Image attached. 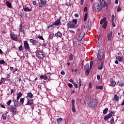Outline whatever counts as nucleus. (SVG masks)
<instances>
[{
    "label": "nucleus",
    "instance_id": "obj_11",
    "mask_svg": "<svg viewBox=\"0 0 124 124\" xmlns=\"http://www.w3.org/2000/svg\"><path fill=\"white\" fill-rule=\"evenodd\" d=\"M10 110L11 111V112H12L14 115H16V114L18 113V112H17V108L16 107H11L10 108Z\"/></svg>",
    "mask_w": 124,
    "mask_h": 124
},
{
    "label": "nucleus",
    "instance_id": "obj_8",
    "mask_svg": "<svg viewBox=\"0 0 124 124\" xmlns=\"http://www.w3.org/2000/svg\"><path fill=\"white\" fill-rule=\"evenodd\" d=\"M84 70L85 71V75L88 76L90 73V65L86 64L84 66Z\"/></svg>",
    "mask_w": 124,
    "mask_h": 124
},
{
    "label": "nucleus",
    "instance_id": "obj_9",
    "mask_svg": "<svg viewBox=\"0 0 124 124\" xmlns=\"http://www.w3.org/2000/svg\"><path fill=\"white\" fill-rule=\"evenodd\" d=\"M24 47L25 50H27V51L31 50V48L30 47V45H29V43L27 41H25L24 42Z\"/></svg>",
    "mask_w": 124,
    "mask_h": 124
},
{
    "label": "nucleus",
    "instance_id": "obj_16",
    "mask_svg": "<svg viewBox=\"0 0 124 124\" xmlns=\"http://www.w3.org/2000/svg\"><path fill=\"white\" fill-rule=\"evenodd\" d=\"M10 36L12 40H15V41H17V40H18V37H17V36L14 33H10Z\"/></svg>",
    "mask_w": 124,
    "mask_h": 124
},
{
    "label": "nucleus",
    "instance_id": "obj_43",
    "mask_svg": "<svg viewBox=\"0 0 124 124\" xmlns=\"http://www.w3.org/2000/svg\"><path fill=\"white\" fill-rule=\"evenodd\" d=\"M90 63V69H92V68L93 67V61H91Z\"/></svg>",
    "mask_w": 124,
    "mask_h": 124
},
{
    "label": "nucleus",
    "instance_id": "obj_2",
    "mask_svg": "<svg viewBox=\"0 0 124 124\" xmlns=\"http://www.w3.org/2000/svg\"><path fill=\"white\" fill-rule=\"evenodd\" d=\"M97 100L93 99L92 101H90L88 104L89 107L91 108H96L97 107Z\"/></svg>",
    "mask_w": 124,
    "mask_h": 124
},
{
    "label": "nucleus",
    "instance_id": "obj_7",
    "mask_svg": "<svg viewBox=\"0 0 124 124\" xmlns=\"http://www.w3.org/2000/svg\"><path fill=\"white\" fill-rule=\"evenodd\" d=\"M115 114V111L112 110L107 116H106L104 118V121H107L109 120V119H111L112 118V115Z\"/></svg>",
    "mask_w": 124,
    "mask_h": 124
},
{
    "label": "nucleus",
    "instance_id": "obj_28",
    "mask_svg": "<svg viewBox=\"0 0 124 124\" xmlns=\"http://www.w3.org/2000/svg\"><path fill=\"white\" fill-rule=\"evenodd\" d=\"M120 97H119V96H118L117 94H115L114 96V100H115V101L118 102L119 101V98Z\"/></svg>",
    "mask_w": 124,
    "mask_h": 124
},
{
    "label": "nucleus",
    "instance_id": "obj_59",
    "mask_svg": "<svg viewBox=\"0 0 124 124\" xmlns=\"http://www.w3.org/2000/svg\"><path fill=\"white\" fill-rule=\"evenodd\" d=\"M55 26V24H54V22L51 24L49 25V27H50V28H52V27H54Z\"/></svg>",
    "mask_w": 124,
    "mask_h": 124
},
{
    "label": "nucleus",
    "instance_id": "obj_26",
    "mask_svg": "<svg viewBox=\"0 0 124 124\" xmlns=\"http://www.w3.org/2000/svg\"><path fill=\"white\" fill-rule=\"evenodd\" d=\"M55 36H58V37H60L62 38V34L61 32H58L55 34Z\"/></svg>",
    "mask_w": 124,
    "mask_h": 124
},
{
    "label": "nucleus",
    "instance_id": "obj_58",
    "mask_svg": "<svg viewBox=\"0 0 124 124\" xmlns=\"http://www.w3.org/2000/svg\"><path fill=\"white\" fill-rule=\"evenodd\" d=\"M112 25L113 26V27L114 28H115V27H116V24H115V23L114 22V21H112Z\"/></svg>",
    "mask_w": 124,
    "mask_h": 124
},
{
    "label": "nucleus",
    "instance_id": "obj_31",
    "mask_svg": "<svg viewBox=\"0 0 124 124\" xmlns=\"http://www.w3.org/2000/svg\"><path fill=\"white\" fill-rule=\"evenodd\" d=\"M25 101V98H22L20 99V104L21 105H24V102Z\"/></svg>",
    "mask_w": 124,
    "mask_h": 124
},
{
    "label": "nucleus",
    "instance_id": "obj_33",
    "mask_svg": "<svg viewBox=\"0 0 124 124\" xmlns=\"http://www.w3.org/2000/svg\"><path fill=\"white\" fill-rule=\"evenodd\" d=\"M90 27V21H88V22H86L84 25V28H89Z\"/></svg>",
    "mask_w": 124,
    "mask_h": 124
},
{
    "label": "nucleus",
    "instance_id": "obj_39",
    "mask_svg": "<svg viewBox=\"0 0 124 124\" xmlns=\"http://www.w3.org/2000/svg\"><path fill=\"white\" fill-rule=\"evenodd\" d=\"M23 26L22 25V24H20L19 25V28L18 30V31L19 32H22V28Z\"/></svg>",
    "mask_w": 124,
    "mask_h": 124
},
{
    "label": "nucleus",
    "instance_id": "obj_64",
    "mask_svg": "<svg viewBox=\"0 0 124 124\" xmlns=\"http://www.w3.org/2000/svg\"><path fill=\"white\" fill-rule=\"evenodd\" d=\"M44 76H45L44 75H41L40 76V78L41 79H44Z\"/></svg>",
    "mask_w": 124,
    "mask_h": 124
},
{
    "label": "nucleus",
    "instance_id": "obj_48",
    "mask_svg": "<svg viewBox=\"0 0 124 124\" xmlns=\"http://www.w3.org/2000/svg\"><path fill=\"white\" fill-rule=\"evenodd\" d=\"M2 80H4V78H1L0 80V85H1V84H2V83H3V81Z\"/></svg>",
    "mask_w": 124,
    "mask_h": 124
},
{
    "label": "nucleus",
    "instance_id": "obj_38",
    "mask_svg": "<svg viewBox=\"0 0 124 124\" xmlns=\"http://www.w3.org/2000/svg\"><path fill=\"white\" fill-rule=\"evenodd\" d=\"M79 81V89L81 88V86H82V79H81V78H79L78 79Z\"/></svg>",
    "mask_w": 124,
    "mask_h": 124
},
{
    "label": "nucleus",
    "instance_id": "obj_60",
    "mask_svg": "<svg viewBox=\"0 0 124 124\" xmlns=\"http://www.w3.org/2000/svg\"><path fill=\"white\" fill-rule=\"evenodd\" d=\"M92 82H89V89H92Z\"/></svg>",
    "mask_w": 124,
    "mask_h": 124
},
{
    "label": "nucleus",
    "instance_id": "obj_37",
    "mask_svg": "<svg viewBox=\"0 0 124 124\" xmlns=\"http://www.w3.org/2000/svg\"><path fill=\"white\" fill-rule=\"evenodd\" d=\"M72 111L73 113L76 112V109L75 108V106H72Z\"/></svg>",
    "mask_w": 124,
    "mask_h": 124
},
{
    "label": "nucleus",
    "instance_id": "obj_35",
    "mask_svg": "<svg viewBox=\"0 0 124 124\" xmlns=\"http://www.w3.org/2000/svg\"><path fill=\"white\" fill-rule=\"evenodd\" d=\"M87 19H88V13H85L84 15V21L86 22L87 21Z\"/></svg>",
    "mask_w": 124,
    "mask_h": 124
},
{
    "label": "nucleus",
    "instance_id": "obj_18",
    "mask_svg": "<svg viewBox=\"0 0 124 124\" xmlns=\"http://www.w3.org/2000/svg\"><path fill=\"white\" fill-rule=\"evenodd\" d=\"M13 102H14V106H15V107H18V105H19V100H16V99H14L13 100Z\"/></svg>",
    "mask_w": 124,
    "mask_h": 124
},
{
    "label": "nucleus",
    "instance_id": "obj_19",
    "mask_svg": "<svg viewBox=\"0 0 124 124\" xmlns=\"http://www.w3.org/2000/svg\"><path fill=\"white\" fill-rule=\"evenodd\" d=\"M104 65V62H102L100 63V65H99L98 66V70H101L103 68V66Z\"/></svg>",
    "mask_w": 124,
    "mask_h": 124
},
{
    "label": "nucleus",
    "instance_id": "obj_50",
    "mask_svg": "<svg viewBox=\"0 0 124 124\" xmlns=\"http://www.w3.org/2000/svg\"><path fill=\"white\" fill-rule=\"evenodd\" d=\"M122 11V8L120 6H119L117 9V12H120V11Z\"/></svg>",
    "mask_w": 124,
    "mask_h": 124
},
{
    "label": "nucleus",
    "instance_id": "obj_22",
    "mask_svg": "<svg viewBox=\"0 0 124 124\" xmlns=\"http://www.w3.org/2000/svg\"><path fill=\"white\" fill-rule=\"evenodd\" d=\"M101 61H102V60H100L98 59V58H97L94 61V64H96V65L99 64V63H100V62H101Z\"/></svg>",
    "mask_w": 124,
    "mask_h": 124
},
{
    "label": "nucleus",
    "instance_id": "obj_52",
    "mask_svg": "<svg viewBox=\"0 0 124 124\" xmlns=\"http://www.w3.org/2000/svg\"><path fill=\"white\" fill-rule=\"evenodd\" d=\"M114 118L112 117L111 119V121H110V124H114Z\"/></svg>",
    "mask_w": 124,
    "mask_h": 124
},
{
    "label": "nucleus",
    "instance_id": "obj_46",
    "mask_svg": "<svg viewBox=\"0 0 124 124\" xmlns=\"http://www.w3.org/2000/svg\"><path fill=\"white\" fill-rule=\"evenodd\" d=\"M11 102H12V101L11 100H9L7 102V105H8V106H9V105H10V104H11Z\"/></svg>",
    "mask_w": 124,
    "mask_h": 124
},
{
    "label": "nucleus",
    "instance_id": "obj_44",
    "mask_svg": "<svg viewBox=\"0 0 124 124\" xmlns=\"http://www.w3.org/2000/svg\"><path fill=\"white\" fill-rule=\"evenodd\" d=\"M73 84L75 86L76 89H78V84L75 82H73Z\"/></svg>",
    "mask_w": 124,
    "mask_h": 124
},
{
    "label": "nucleus",
    "instance_id": "obj_1",
    "mask_svg": "<svg viewBox=\"0 0 124 124\" xmlns=\"http://www.w3.org/2000/svg\"><path fill=\"white\" fill-rule=\"evenodd\" d=\"M77 23H78V20L77 19H74L72 21H70L67 23V27L69 28V29H75Z\"/></svg>",
    "mask_w": 124,
    "mask_h": 124
},
{
    "label": "nucleus",
    "instance_id": "obj_20",
    "mask_svg": "<svg viewBox=\"0 0 124 124\" xmlns=\"http://www.w3.org/2000/svg\"><path fill=\"white\" fill-rule=\"evenodd\" d=\"M116 84L117 83L116 82V81H115V80L112 79V80L110 81V85L111 87H115Z\"/></svg>",
    "mask_w": 124,
    "mask_h": 124
},
{
    "label": "nucleus",
    "instance_id": "obj_25",
    "mask_svg": "<svg viewBox=\"0 0 124 124\" xmlns=\"http://www.w3.org/2000/svg\"><path fill=\"white\" fill-rule=\"evenodd\" d=\"M7 114H8V112H7L5 114L2 115V120H3L4 121H5V120H6V117H7V115H6Z\"/></svg>",
    "mask_w": 124,
    "mask_h": 124
},
{
    "label": "nucleus",
    "instance_id": "obj_54",
    "mask_svg": "<svg viewBox=\"0 0 124 124\" xmlns=\"http://www.w3.org/2000/svg\"><path fill=\"white\" fill-rule=\"evenodd\" d=\"M83 11L84 12H87V11H88V8L87 7H85L84 8V10H83Z\"/></svg>",
    "mask_w": 124,
    "mask_h": 124
},
{
    "label": "nucleus",
    "instance_id": "obj_63",
    "mask_svg": "<svg viewBox=\"0 0 124 124\" xmlns=\"http://www.w3.org/2000/svg\"><path fill=\"white\" fill-rule=\"evenodd\" d=\"M32 3L33 5H36V2L35 0L32 1Z\"/></svg>",
    "mask_w": 124,
    "mask_h": 124
},
{
    "label": "nucleus",
    "instance_id": "obj_27",
    "mask_svg": "<svg viewBox=\"0 0 124 124\" xmlns=\"http://www.w3.org/2000/svg\"><path fill=\"white\" fill-rule=\"evenodd\" d=\"M24 11L28 12H31V9H30L29 7H25L23 8Z\"/></svg>",
    "mask_w": 124,
    "mask_h": 124
},
{
    "label": "nucleus",
    "instance_id": "obj_6",
    "mask_svg": "<svg viewBox=\"0 0 124 124\" xmlns=\"http://www.w3.org/2000/svg\"><path fill=\"white\" fill-rule=\"evenodd\" d=\"M39 7H44L47 3V0H39Z\"/></svg>",
    "mask_w": 124,
    "mask_h": 124
},
{
    "label": "nucleus",
    "instance_id": "obj_21",
    "mask_svg": "<svg viewBox=\"0 0 124 124\" xmlns=\"http://www.w3.org/2000/svg\"><path fill=\"white\" fill-rule=\"evenodd\" d=\"M16 95H17L16 99L17 100H19L20 99V98L22 96V95H23V94L22 93L19 92L16 94Z\"/></svg>",
    "mask_w": 124,
    "mask_h": 124
},
{
    "label": "nucleus",
    "instance_id": "obj_42",
    "mask_svg": "<svg viewBox=\"0 0 124 124\" xmlns=\"http://www.w3.org/2000/svg\"><path fill=\"white\" fill-rule=\"evenodd\" d=\"M54 37V35H53L52 34H50L49 35V37H48V39L50 40V39H53Z\"/></svg>",
    "mask_w": 124,
    "mask_h": 124
},
{
    "label": "nucleus",
    "instance_id": "obj_56",
    "mask_svg": "<svg viewBox=\"0 0 124 124\" xmlns=\"http://www.w3.org/2000/svg\"><path fill=\"white\" fill-rule=\"evenodd\" d=\"M114 20H115V16L112 15V19H111L112 22H114Z\"/></svg>",
    "mask_w": 124,
    "mask_h": 124
},
{
    "label": "nucleus",
    "instance_id": "obj_55",
    "mask_svg": "<svg viewBox=\"0 0 124 124\" xmlns=\"http://www.w3.org/2000/svg\"><path fill=\"white\" fill-rule=\"evenodd\" d=\"M68 86L69 88H72V87H73V85L71 83L68 84Z\"/></svg>",
    "mask_w": 124,
    "mask_h": 124
},
{
    "label": "nucleus",
    "instance_id": "obj_12",
    "mask_svg": "<svg viewBox=\"0 0 124 124\" xmlns=\"http://www.w3.org/2000/svg\"><path fill=\"white\" fill-rule=\"evenodd\" d=\"M30 41L31 43L33 44V45H34V46H38V41H37V40L31 39H30Z\"/></svg>",
    "mask_w": 124,
    "mask_h": 124
},
{
    "label": "nucleus",
    "instance_id": "obj_61",
    "mask_svg": "<svg viewBox=\"0 0 124 124\" xmlns=\"http://www.w3.org/2000/svg\"><path fill=\"white\" fill-rule=\"evenodd\" d=\"M83 3H84V0H80V5H83Z\"/></svg>",
    "mask_w": 124,
    "mask_h": 124
},
{
    "label": "nucleus",
    "instance_id": "obj_29",
    "mask_svg": "<svg viewBox=\"0 0 124 124\" xmlns=\"http://www.w3.org/2000/svg\"><path fill=\"white\" fill-rule=\"evenodd\" d=\"M107 25H108V22L106 21L104 24L102 25V28H103V29H106V28H107Z\"/></svg>",
    "mask_w": 124,
    "mask_h": 124
},
{
    "label": "nucleus",
    "instance_id": "obj_15",
    "mask_svg": "<svg viewBox=\"0 0 124 124\" xmlns=\"http://www.w3.org/2000/svg\"><path fill=\"white\" fill-rule=\"evenodd\" d=\"M84 36H85V32H82L80 33V34L78 37V41H82V39H83V38H84Z\"/></svg>",
    "mask_w": 124,
    "mask_h": 124
},
{
    "label": "nucleus",
    "instance_id": "obj_3",
    "mask_svg": "<svg viewBox=\"0 0 124 124\" xmlns=\"http://www.w3.org/2000/svg\"><path fill=\"white\" fill-rule=\"evenodd\" d=\"M104 56V52L102 49H99L97 54V59L100 60V61H102L103 60V56Z\"/></svg>",
    "mask_w": 124,
    "mask_h": 124
},
{
    "label": "nucleus",
    "instance_id": "obj_47",
    "mask_svg": "<svg viewBox=\"0 0 124 124\" xmlns=\"http://www.w3.org/2000/svg\"><path fill=\"white\" fill-rule=\"evenodd\" d=\"M18 71V69L17 68L14 69V70L13 71V73L14 74H16V72Z\"/></svg>",
    "mask_w": 124,
    "mask_h": 124
},
{
    "label": "nucleus",
    "instance_id": "obj_10",
    "mask_svg": "<svg viewBox=\"0 0 124 124\" xmlns=\"http://www.w3.org/2000/svg\"><path fill=\"white\" fill-rule=\"evenodd\" d=\"M26 100H27V103L25 105H32L33 104V100L32 99H29L28 97H26Z\"/></svg>",
    "mask_w": 124,
    "mask_h": 124
},
{
    "label": "nucleus",
    "instance_id": "obj_14",
    "mask_svg": "<svg viewBox=\"0 0 124 124\" xmlns=\"http://www.w3.org/2000/svg\"><path fill=\"white\" fill-rule=\"evenodd\" d=\"M61 19H62V17L60 16L59 19H58L54 22H53L55 26H61L62 25V22H61Z\"/></svg>",
    "mask_w": 124,
    "mask_h": 124
},
{
    "label": "nucleus",
    "instance_id": "obj_62",
    "mask_svg": "<svg viewBox=\"0 0 124 124\" xmlns=\"http://www.w3.org/2000/svg\"><path fill=\"white\" fill-rule=\"evenodd\" d=\"M61 74H62V75H64V74H65V73L64 72V71H62L61 72Z\"/></svg>",
    "mask_w": 124,
    "mask_h": 124
},
{
    "label": "nucleus",
    "instance_id": "obj_5",
    "mask_svg": "<svg viewBox=\"0 0 124 124\" xmlns=\"http://www.w3.org/2000/svg\"><path fill=\"white\" fill-rule=\"evenodd\" d=\"M36 55L38 58H40V59H43L44 58H45L46 57V55H45V53H44L43 52L37 50L36 51Z\"/></svg>",
    "mask_w": 124,
    "mask_h": 124
},
{
    "label": "nucleus",
    "instance_id": "obj_24",
    "mask_svg": "<svg viewBox=\"0 0 124 124\" xmlns=\"http://www.w3.org/2000/svg\"><path fill=\"white\" fill-rule=\"evenodd\" d=\"M105 22H107V21H106V17H104L103 19L101 20L100 24V25H102V24H104Z\"/></svg>",
    "mask_w": 124,
    "mask_h": 124
},
{
    "label": "nucleus",
    "instance_id": "obj_53",
    "mask_svg": "<svg viewBox=\"0 0 124 124\" xmlns=\"http://www.w3.org/2000/svg\"><path fill=\"white\" fill-rule=\"evenodd\" d=\"M38 38H39V39H41V40H44V38H43V37L42 36H38Z\"/></svg>",
    "mask_w": 124,
    "mask_h": 124
},
{
    "label": "nucleus",
    "instance_id": "obj_40",
    "mask_svg": "<svg viewBox=\"0 0 124 124\" xmlns=\"http://www.w3.org/2000/svg\"><path fill=\"white\" fill-rule=\"evenodd\" d=\"M62 118H60L57 119V122L58 124H60V123H61V122H62Z\"/></svg>",
    "mask_w": 124,
    "mask_h": 124
},
{
    "label": "nucleus",
    "instance_id": "obj_41",
    "mask_svg": "<svg viewBox=\"0 0 124 124\" xmlns=\"http://www.w3.org/2000/svg\"><path fill=\"white\" fill-rule=\"evenodd\" d=\"M69 59L70 61H73V55L71 54L69 56Z\"/></svg>",
    "mask_w": 124,
    "mask_h": 124
},
{
    "label": "nucleus",
    "instance_id": "obj_34",
    "mask_svg": "<svg viewBox=\"0 0 124 124\" xmlns=\"http://www.w3.org/2000/svg\"><path fill=\"white\" fill-rule=\"evenodd\" d=\"M108 112V108H106L103 111V113L104 114V115H106V114H107V113Z\"/></svg>",
    "mask_w": 124,
    "mask_h": 124
},
{
    "label": "nucleus",
    "instance_id": "obj_49",
    "mask_svg": "<svg viewBox=\"0 0 124 124\" xmlns=\"http://www.w3.org/2000/svg\"><path fill=\"white\" fill-rule=\"evenodd\" d=\"M4 63H5V62H4V60L0 61V64H4Z\"/></svg>",
    "mask_w": 124,
    "mask_h": 124
},
{
    "label": "nucleus",
    "instance_id": "obj_51",
    "mask_svg": "<svg viewBox=\"0 0 124 124\" xmlns=\"http://www.w3.org/2000/svg\"><path fill=\"white\" fill-rule=\"evenodd\" d=\"M71 103L72 104V106H75L74 104L75 103V100H74V99L72 100Z\"/></svg>",
    "mask_w": 124,
    "mask_h": 124
},
{
    "label": "nucleus",
    "instance_id": "obj_45",
    "mask_svg": "<svg viewBox=\"0 0 124 124\" xmlns=\"http://www.w3.org/2000/svg\"><path fill=\"white\" fill-rule=\"evenodd\" d=\"M18 50L20 51H23V46L21 45L20 46H19L18 47Z\"/></svg>",
    "mask_w": 124,
    "mask_h": 124
},
{
    "label": "nucleus",
    "instance_id": "obj_13",
    "mask_svg": "<svg viewBox=\"0 0 124 124\" xmlns=\"http://www.w3.org/2000/svg\"><path fill=\"white\" fill-rule=\"evenodd\" d=\"M100 4L102 7H106L108 6V5L106 3V2L104 0H100Z\"/></svg>",
    "mask_w": 124,
    "mask_h": 124
},
{
    "label": "nucleus",
    "instance_id": "obj_23",
    "mask_svg": "<svg viewBox=\"0 0 124 124\" xmlns=\"http://www.w3.org/2000/svg\"><path fill=\"white\" fill-rule=\"evenodd\" d=\"M6 5L9 8H11L12 7V4L9 1H6Z\"/></svg>",
    "mask_w": 124,
    "mask_h": 124
},
{
    "label": "nucleus",
    "instance_id": "obj_36",
    "mask_svg": "<svg viewBox=\"0 0 124 124\" xmlns=\"http://www.w3.org/2000/svg\"><path fill=\"white\" fill-rule=\"evenodd\" d=\"M116 60H118L119 62H123V58L121 56L116 57Z\"/></svg>",
    "mask_w": 124,
    "mask_h": 124
},
{
    "label": "nucleus",
    "instance_id": "obj_17",
    "mask_svg": "<svg viewBox=\"0 0 124 124\" xmlns=\"http://www.w3.org/2000/svg\"><path fill=\"white\" fill-rule=\"evenodd\" d=\"M113 35V31H111L109 34H108L107 37V39L108 41H110L111 40V39L112 38V36Z\"/></svg>",
    "mask_w": 124,
    "mask_h": 124
},
{
    "label": "nucleus",
    "instance_id": "obj_57",
    "mask_svg": "<svg viewBox=\"0 0 124 124\" xmlns=\"http://www.w3.org/2000/svg\"><path fill=\"white\" fill-rule=\"evenodd\" d=\"M44 80H47V79H48V77H47L46 75L44 76Z\"/></svg>",
    "mask_w": 124,
    "mask_h": 124
},
{
    "label": "nucleus",
    "instance_id": "obj_30",
    "mask_svg": "<svg viewBox=\"0 0 124 124\" xmlns=\"http://www.w3.org/2000/svg\"><path fill=\"white\" fill-rule=\"evenodd\" d=\"M28 97H30V98H32L33 97V95L31 93H27Z\"/></svg>",
    "mask_w": 124,
    "mask_h": 124
},
{
    "label": "nucleus",
    "instance_id": "obj_4",
    "mask_svg": "<svg viewBox=\"0 0 124 124\" xmlns=\"http://www.w3.org/2000/svg\"><path fill=\"white\" fill-rule=\"evenodd\" d=\"M102 6L97 4H93V9L95 10L96 12H99L101 11Z\"/></svg>",
    "mask_w": 124,
    "mask_h": 124
},
{
    "label": "nucleus",
    "instance_id": "obj_32",
    "mask_svg": "<svg viewBox=\"0 0 124 124\" xmlns=\"http://www.w3.org/2000/svg\"><path fill=\"white\" fill-rule=\"evenodd\" d=\"M96 89L97 90H103V86L101 85V86H96Z\"/></svg>",
    "mask_w": 124,
    "mask_h": 124
}]
</instances>
